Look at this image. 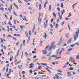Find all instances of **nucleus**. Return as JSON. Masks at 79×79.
Returning <instances> with one entry per match:
<instances>
[{
	"mask_svg": "<svg viewBox=\"0 0 79 79\" xmlns=\"http://www.w3.org/2000/svg\"><path fill=\"white\" fill-rule=\"evenodd\" d=\"M77 4V3H75V4H73L72 6V7L73 8H74V6H75V5H76Z\"/></svg>",
	"mask_w": 79,
	"mask_h": 79,
	"instance_id": "9d476101",
	"label": "nucleus"
},
{
	"mask_svg": "<svg viewBox=\"0 0 79 79\" xmlns=\"http://www.w3.org/2000/svg\"><path fill=\"white\" fill-rule=\"evenodd\" d=\"M65 36L66 37L68 38V34H65Z\"/></svg>",
	"mask_w": 79,
	"mask_h": 79,
	"instance_id": "cd10ccee",
	"label": "nucleus"
},
{
	"mask_svg": "<svg viewBox=\"0 0 79 79\" xmlns=\"http://www.w3.org/2000/svg\"><path fill=\"white\" fill-rule=\"evenodd\" d=\"M13 5H14V6H15V7H16V8H17V9H18V6L17 5H16V4H15V3H13Z\"/></svg>",
	"mask_w": 79,
	"mask_h": 79,
	"instance_id": "9b49d317",
	"label": "nucleus"
},
{
	"mask_svg": "<svg viewBox=\"0 0 79 79\" xmlns=\"http://www.w3.org/2000/svg\"><path fill=\"white\" fill-rule=\"evenodd\" d=\"M12 39H14V40H17V39L16 38L13 37H12Z\"/></svg>",
	"mask_w": 79,
	"mask_h": 79,
	"instance_id": "473e14b6",
	"label": "nucleus"
},
{
	"mask_svg": "<svg viewBox=\"0 0 79 79\" xmlns=\"http://www.w3.org/2000/svg\"><path fill=\"white\" fill-rule=\"evenodd\" d=\"M46 70H47L48 71L49 73H51V71H50V70L49 69H48L46 68Z\"/></svg>",
	"mask_w": 79,
	"mask_h": 79,
	"instance_id": "ddd939ff",
	"label": "nucleus"
},
{
	"mask_svg": "<svg viewBox=\"0 0 79 79\" xmlns=\"http://www.w3.org/2000/svg\"><path fill=\"white\" fill-rule=\"evenodd\" d=\"M8 67H7L6 69V72H8Z\"/></svg>",
	"mask_w": 79,
	"mask_h": 79,
	"instance_id": "052dcab7",
	"label": "nucleus"
},
{
	"mask_svg": "<svg viewBox=\"0 0 79 79\" xmlns=\"http://www.w3.org/2000/svg\"><path fill=\"white\" fill-rule=\"evenodd\" d=\"M62 37H61L60 38V41L59 42H60V43L61 44H63V41H62Z\"/></svg>",
	"mask_w": 79,
	"mask_h": 79,
	"instance_id": "6e6552de",
	"label": "nucleus"
},
{
	"mask_svg": "<svg viewBox=\"0 0 79 79\" xmlns=\"http://www.w3.org/2000/svg\"><path fill=\"white\" fill-rule=\"evenodd\" d=\"M35 79H39V77H35Z\"/></svg>",
	"mask_w": 79,
	"mask_h": 79,
	"instance_id": "774afa93",
	"label": "nucleus"
},
{
	"mask_svg": "<svg viewBox=\"0 0 79 79\" xmlns=\"http://www.w3.org/2000/svg\"><path fill=\"white\" fill-rule=\"evenodd\" d=\"M57 56H56L55 55H52L51 56V57H57Z\"/></svg>",
	"mask_w": 79,
	"mask_h": 79,
	"instance_id": "a878e982",
	"label": "nucleus"
},
{
	"mask_svg": "<svg viewBox=\"0 0 79 79\" xmlns=\"http://www.w3.org/2000/svg\"><path fill=\"white\" fill-rule=\"evenodd\" d=\"M73 49V48H70L67 50V51H71V50H72Z\"/></svg>",
	"mask_w": 79,
	"mask_h": 79,
	"instance_id": "7c9ffc66",
	"label": "nucleus"
},
{
	"mask_svg": "<svg viewBox=\"0 0 79 79\" xmlns=\"http://www.w3.org/2000/svg\"><path fill=\"white\" fill-rule=\"evenodd\" d=\"M42 6V5L41 4H40L39 6V9L41 10V6Z\"/></svg>",
	"mask_w": 79,
	"mask_h": 79,
	"instance_id": "5701e85b",
	"label": "nucleus"
},
{
	"mask_svg": "<svg viewBox=\"0 0 79 79\" xmlns=\"http://www.w3.org/2000/svg\"><path fill=\"white\" fill-rule=\"evenodd\" d=\"M20 51L19 50H18V52H17V56H18V55H19V53Z\"/></svg>",
	"mask_w": 79,
	"mask_h": 79,
	"instance_id": "72a5a7b5",
	"label": "nucleus"
},
{
	"mask_svg": "<svg viewBox=\"0 0 79 79\" xmlns=\"http://www.w3.org/2000/svg\"><path fill=\"white\" fill-rule=\"evenodd\" d=\"M59 51H60V49H59L56 51V53H58V52H59Z\"/></svg>",
	"mask_w": 79,
	"mask_h": 79,
	"instance_id": "58836bf2",
	"label": "nucleus"
},
{
	"mask_svg": "<svg viewBox=\"0 0 79 79\" xmlns=\"http://www.w3.org/2000/svg\"><path fill=\"white\" fill-rule=\"evenodd\" d=\"M55 63L56 64H58V61H56L55 62Z\"/></svg>",
	"mask_w": 79,
	"mask_h": 79,
	"instance_id": "de8ad7c7",
	"label": "nucleus"
},
{
	"mask_svg": "<svg viewBox=\"0 0 79 79\" xmlns=\"http://www.w3.org/2000/svg\"><path fill=\"white\" fill-rule=\"evenodd\" d=\"M69 61H70L71 63H73V62H75V60H73L72 57H70L69 58Z\"/></svg>",
	"mask_w": 79,
	"mask_h": 79,
	"instance_id": "20e7f679",
	"label": "nucleus"
},
{
	"mask_svg": "<svg viewBox=\"0 0 79 79\" xmlns=\"http://www.w3.org/2000/svg\"><path fill=\"white\" fill-rule=\"evenodd\" d=\"M71 39H72V38H71L68 41V44H70V43H71Z\"/></svg>",
	"mask_w": 79,
	"mask_h": 79,
	"instance_id": "4468645a",
	"label": "nucleus"
},
{
	"mask_svg": "<svg viewBox=\"0 0 79 79\" xmlns=\"http://www.w3.org/2000/svg\"><path fill=\"white\" fill-rule=\"evenodd\" d=\"M25 53L26 56H29V54H28L27 52H25Z\"/></svg>",
	"mask_w": 79,
	"mask_h": 79,
	"instance_id": "a211bd4d",
	"label": "nucleus"
},
{
	"mask_svg": "<svg viewBox=\"0 0 79 79\" xmlns=\"http://www.w3.org/2000/svg\"><path fill=\"white\" fill-rule=\"evenodd\" d=\"M78 37V35H74V40L75 41H76V40L77 39V37Z\"/></svg>",
	"mask_w": 79,
	"mask_h": 79,
	"instance_id": "0eeeda50",
	"label": "nucleus"
},
{
	"mask_svg": "<svg viewBox=\"0 0 79 79\" xmlns=\"http://www.w3.org/2000/svg\"><path fill=\"white\" fill-rule=\"evenodd\" d=\"M19 63V62L18 61L17 63L15 64V65H17V64H18Z\"/></svg>",
	"mask_w": 79,
	"mask_h": 79,
	"instance_id": "c03bdc74",
	"label": "nucleus"
},
{
	"mask_svg": "<svg viewBox=\"0 0 79 79\" xmlns=\"http://www.w3.org/2000/svg\"><path fill=\"white\" fill-rule=\"evenodd\" d=\"M64 24V22L63 21L62 22V23L61 25H62L63 26V24Z\"/></svg>",
	"mask_w": 79,
	"mask_h": 79,
	"instance_id": "5fc2aeb1",
	"label": "nucleus"
},
{
	"mask_svg": "<svg viewBox=\"0 0 79 79\" xmlns=\"http://www.w3.org/2000/svg\"><path fill=\"white\" fill-rule=\"evenodd\" d=\"M59 18L60 20H61V19H62V15H60V16H59Z\"/></svg>",
	"mask_w": 79,
	"mask_h": 79,
	"instance_id": "dca6fc26",
	"label": "nucleus"
},
{
	"mask_svg": "<svg viewBox=\"0 0 79 79\" xmlns=\"http://www.w3.org/2000/svg\"><path fill=\"white\" fill-rule=\"evenodd\" d=\"M38 68H39V69H42V67L41 66H40L38 67Z\"/></svg>",
	"mask_w": 79,
	"mask_h": 79,
	"instance_id": "79ce46f5",
	"label": "nucleus"
},
{
	"mask_svg": "<svg viewBox=\"0 0 79 79\" xmlns=\"http://www.w3.org/2000/svg\"><path fill=\"white\" fill-rule=\"evenodd\" d=\"M57 71L59 72V73H62V71L60 70H57Z\"/></svg>",
	"mask_w": 79,
	"mask_h": 79,
	"instance_id": "b1692460",
	"label": "nucleus"
},
{
	"mask_svg": "<svg viewBox=\"0 0 79 79\" xmlns=\"http://www.w3.org/2000/svg\"><path fill=\"white\" fill-rule=\"evenodd\" d=\"M41 64H42L43 66H47V64H45L42 63H41Z\"/></svg>",
	"mask_w": 79,
	"mask_h": 79,
	"instance_id": "4be33fe9",
	"label": "nucleus"
},
{
	"mask_svg": "<svg viewBox=\"0 0 79 79\" xmlns=\"http://www.w3.org/2000/svg\"><path fill=\"white\" fill-rule=\"evenodd\" d=\"M28 9H29V10H32V8L31 7H28Z\"/></svg>",
	"mask_w": 79,
	"mask_h": 79,
	"instance_id": "338daca9",
	"label": "nucleus"
},
{
	"mask_svg": "<svg viewBox=\"0 0 79 79\" xmlns=\"http://www.w3.org/2000/svg\"><path fill=\"white\" fill-rule=\"evenodd\" d=\"M0 10H2V11H3V10H4V9H3V8H0Z\"/></svg>",
	"mask_w": 79,
	"mask_h": 79,
	"instance_id": "0e129e2a",
	"label": "nucleus"
},
{
	"mask_svg": "<svg viewBox=\"0 0 79 79\" xmlns=\"http://www.w3.org/2000/svg\"><path fill=\"white\" fill-rule=\"evenodd\" d=\"M53 15L55 18H56V15L55 14V12H53Z\"/></svg>",
	"mask_w": 79,
	"mask_h": 79,
	"instance_id": "1a4fd4ad",
	"label": "nucleus"
},
{
	"mask_svg": "<svg viewBox=\"0 0 79 79\" xmlns=\"http://www.w3.org/2000/svg\"><path fill=\"white\" fill-rule=\"evenodd\" d=\"M4 15L5 17H6V19H8V17L7 16V15H6V14H4Z\"/></svg>",
	"mask_w": 79,
	"mask_h": 79,
	"instance_id": "ea45409f",
	"label": "nucleus"
},
{
	"mask_svg": "<svg viewBox=\"0 0 79 79\" xmlns=\"http://www.w3.org/2000/svg\"><path fill=\"white\" fill-rule=\"evenodd\" d=\"M71 72H68L67 73V74L68 76L69 77L70 76H72V74H71Z\"/></svg>",
	"mask_w": 79,
	"mask_h": 79,
	"instance_id": "39448f33",
	"label": "nucleus"
},
{
	"mask_svg": "<svg viewBox=\"0 0 79 79\" xmlns=\"http://www.w3.org/2000/svg\"><path fill=\"white\" fill-rule=\"evenodd\" d=\"M65 13V11L64 10H63V11L61 12V15H63L64 13Z\"/></svg>",
	"mask_w": 79,
	"mask_h": 79,
	"instance_id": "f8f14e48",
	"label": "nucleus"
},
{
	"mask_svg": "<svg viewBox=\"0 0 79 79\" xmlns=\"http://www.w3.org/2000/svg\"><path fill=\"white\" fill-rule=\"evenodd\" d=\"M51 8H52V6L50 5L49 6V11H50V10H51Z\"/></svg>",
	"mask_w": 79,
	"mask_h": 79,
	"instance_id": "6ab92c4d",
	"label": "nucleus"
},
{
	"mask_svg": "<svg viewBox=\"0 0 79 79\" xmlns=\"http://www.w3.org/2000/svg\"><path fill=\"white\" fill-rule=\"evenodd\" d=\"M32 34V33H31V30H30L29 31V35L30 36H31V35Z\"/></svg>",
	"mask_w": 79,
	"mask_h": 79,
	"instance_id": "aec40b11",
	"label": "nucleus"
},
{
	"mask_svg": "<svg viewBox=\"0 0 79 79\" xmlns=\"http://www.w3.org/2000/svg\"><path fill=\"white\" fill-rule=\"evenodd\" d=\"M45 7H46V4H44V8H45Z\"/></svg>",
	"mask_w": 79,
	"mask_h": 79,
	"instance_id": "8fccbe9b",
	"label": "nucleus"
},
{
	"mask_svg": "<svg viewBox=\"0 0 79 79\" xmlns=\"http://www.w3.org/2000/svg\"><path fill=\"white\" fill-rule=\"evenodd\" d=\"M48 20H47L46 21V23L45 22H44V29H45L46 28V27H47L48 26Z\"/></svg>",
	"mask_w": 79,
	"mask_h": 79,
	"instance_id": "7ed1b4c3",
	"label": "nucleus"
},
{
	"mask_svg": "<svg viewBox=\"0 0 79 79\" xmlns=\"http://www.w3.org/2000/svg\"><path fill=\"white\" fill-rule=\"evenodd\" d=\"M32 70H30V73H31V74H32Z\"/></svg>",
	"mask_w": 79,
	"mask_h": 79,
	"instance_id": "680f3d73",
	"label": "nucleus"
},
{
	"mask_svg": "<svg viewBox=\"0 0 79 79\" xmlns=\"http://www.w3.org/2000/svg\"><path fill=\"white\" fill-rule=\"evenodd\" d=\"M32 65H34V64L31 63V64H30V66H32Z\"/></svg>",
	"mask_w": 79,
	"mask_h": 79,
	"instance_id": "69168bd1",
	"label": "nucleus"
},
{
	"mask_svg": "<svg viewBox=\"0 0 79 79\" xmlns=\"http://www.w3.org/2000/svg\"><path fill=\"white\" fill-rule=\"evenodd\" d=\"M43 54H47V51H45V50H44L43 51Z\"/></svg>",
	"mask_w": 79,
	"mask_h": 79,
	"instance_id": "2eb2a0df",
	"label": "nucleus"
},
{
	"mask_svg": "<svg viewBox=\"0 0 79 79\" xmlns=\"http://www.w3.org/2000/svg\"><path fill=\"white\" fill-rule=\"evenodd\" d=\"M55 43V42L54 41L52 42L51 44V46H49L48 48V50L50 52H52L53 51V49H52V48H53V49H55L56 48V45H54Z\"/></svg>",
	"mask_w": 79,
	"mask_h": 79,
	"instance_id": "f257e3e1",
	"label": "nucleus"
},
{
	"mask_svg": "<svg viewBox=\"0 0 79 79\" xmlns=\"http://www.w3.org/2000/svg\"><path fill=\"white\" fill-rule=\"evenodd\" d=\"M76 59L77 60H79V55H77V56L76 57Z\"/></svg>",
	"mask_w": 79,
	"mask_h": 79,
	"instance_id": "412c9836",
	"label": "nucleus"
},
{
	"mask_svg": "<svg viewBox=\"0 0 79 79\" xmlns=\"http://www.w3.org/2000/svg\"><path fill=\"white\" fill-rule=\"evenodd\" d=\"M57 10H58V11H60V8L58 7Z\"/></svg>",
	"mask_w": 79,
	"mask_h": 79,
	"instance_id": "3c124183",
	"label": "nucleus"
},
{
	"mask_svg": "<svg viewBox=\"0 0 79 79\" xmlns=\"http://www.w3.org/2000/svg\"><path fill=\"white\" fill-rule=\"evenodd\" d=\"M48 3V1L46 0L44 4H47Z\"/></svg>",
	"mask_w": 79,
	"mask_h": 79,
	"instance_id": "a18cd8bd",
	"label": "nucleus"
},
{
	"mask_svg": "<svg viewBox=\"0 0 79 79\" xmlns=\"http://www.w3.org/2000/svg\"><path fill=\"white\" fill-rule=\"evenodd\" d=\"M50 26L51 27V28H53V25H52V24H50Z\"/></svg>",
	"mask_w": 79,
	"mask_h": 79,
	"instance_id": "bf43d9fd",
	"label": "nucleus"
},
{
	"mask_svg": "<svg viewBox=\"0 0 79 79\" xmlns=\"http://www.w3.org/2000/svg\"><path fill=\"white\" fill-rule=\"evenodd\" d=\"M8 24L10 26H12V24L11 23V22H10L8 23Z\"/></svg>",
	"mask_w": 79,
	"mask_h": 79,
	"instance_id": "393cba45",
	"label": "nucleus"
},
{
	"mask_svg": "<svg viewBox=\"0 0 79 79\" xmlns=\"http://www.w3.org/2000/svg\"><path fill=\"white\" fill-rule=\"evenodd\" d=\"M71 16V13L70 12L69 13V15L68 16V17H70Z\"/></svg>",
	"mask_w": 79,
	"mask_h": 79,
	"instance_id": "c85d7f7f",
	"label": "nucleus"
},
{
	"mask_svg": "<svg viewBox=\"0 0 79 79\" xmlns=\"http://www.w3.org/2000/svg\"><path fill=\"white\" fill-rule=\"evenodd\" d=\"M51 54H52V53H51V52H50L49 53H48L47 54V56H50L51 55Z\"/></svg>",
	"mask_w": 79,
	"mask_h": 79,
	"instance_id": "f3484780",
	"label": "nucleus"
},
{
	"mask_svg": "<svg viewBox=\"0 0 79 79\" xmlns=\"http://www.w3.org/2000/svg\"><path fill=\"white\" fill-rule=\"evenodd\" d=\"M58 23H56V29L57 27H58Z\"/></svg>",
	"mask_w": 79,
	"mask_h": 79,
	"instance_id": "c9c22d12",
	"label": "nucleus"
},
{
	"mask_svg": "<svg viewBox=\"0 0 79 79\" xmlns=\"http://www.w3.org/2000/svg\"><path fill=\"white\" fill-rule=\"evenodd\" d=\"M75 45H79V43L77 42L75 43Z\"/></svg>",
	"mask_w": 79,
	"mask_h": 79,
	"instance_id": "49530a36",
	"label": "nucleus"
},
{
	"mask_svg": "<svg viewBox=\"0 0 79 79\" xmlns=\"http://www.w3.org/2000/svg\"><path fill=\"white\" fill-rule=\"evenodd\" d=\"M57 74H58V75H60V76H63V74H61V73H58Z\"/></svg>",
	"mask_w": 79,
	"mask_h": 79,
	"instance_id": "e433bc0d",
	"label": "nucleus"
},
{
	"mask_svg": "<svg viewBox=\"0 0 79 79\" xmlns=\"http://www.w3.org/2000/svg\"><path fill=\"white\" fill-rule=\"evenodd\" d=\"M78 34H79V28H78L77 29V31L75 32V34L77 35H78Z\"/></svg>",
	"mask_w": 79,
	"mask_h": 79,
	"instance_id": "423d86ee",
	"label": "nucleus"
},
{
	"mask_svg": "<svg viewBox=\"0 0 79 79\" xmlns=\"http://www.w3.org/2000/svg\"><path fill=\"white\" fill-rule=\"evenodd\" d=\"M59 21H60L59 19H57V23H59Z\"/></svg>",
	"mask_w": 79,
	"mask_h": 79,
	"instance_id": "6e6d98bb",
	"label": "nucleus"
},
{
	"mask_svg": "<svg viewBox=\"0 0 79 79\" xmlns=\"http://www.w3.org/2000/svg\"><path fill=\"white\" fill-rule=\"evenodd\" d=\"M14 24L16 25V20L14 19Z\"/></svg>",
	"mask_w": 79,
	"mask_h": 79,
	"instance_id": "f704fd0d",
	"label": "nucleus"
},
{
	"mask_svg": "<svg viewBox=\"0 0 79 79\" xmlns=\"http://www.w3.org/2000/svg\"><path fill=\"white\" fill-rule=\"evenodd\" d=\"M8 37H11V38H12V37L11 35H8Z\"/></svg>",
	"mask_w": 79,
	"mask_h": 79,
	"instance_id": "e2e57ef3",
	"label": "nucleus"
},
{
	"mask_svg": "<svg viewBox=\"0 0 79 79\" xmlns=\"http://www.w3.org/2000/svg\"><path fill=\"white\" fill-rule=\"evenodd\" d=\"M44 14L43 13L40 12L39 13V18L38 19V24H40V23H41V21H42V18H40V16H41L42 17L43 16V15Z\"/></svg>",
	"mask_w": 79,
	"mask_h": 79,
	"instance_id": "f03ea898",
	"label": "nucleus"
},
{
	"mask_svg": "<svg viewBox=\"0 0 79 79\" xmlns=\"http://www.w3.org/2000/svg\"><path fill=\"white\" fill-rule=\"evenodd\" d=\"M44 77H46V76H45V75L42 76V77L41 79H44Z\"/></svg>",
	"mask_w": 79,
	"mask_h": 79,
	"instance_id": "c756f323",
	"label": "nucleus"
},
{
	"mask_svg": "<svg viewBox=\"0 0 79 79\" xmlns=\"http://www.w3.org/2000/svg\"><path fill=\"white\" fill-rule=\"evenodd\" d=\"M69 70H73V68L72 67H71L70 68Z\"/></svg>",
	"mask_w": 79,
	"mask_h": 79,
	"instance_id": "a19ab883",
	"label": "nucleus"
},
{
	"mask_svg": "<svg viewBox=\"0 0 79 79\" xmlns=\"http://www.w3.org/2000/svg\"><path fill=\"white\" fill-rule=\"evenodd\" d=\"M48 61H51L52 60V58L51 57H49L48 59Z\"/></svg>",
	"mask_w": 79,
	"mask_h": 79,
	"instance_id": "bb28decb",
	"label": "nucleus"
},
{
	"mask_svg": "<svg viewBox=\"0 0 79 79\" xmlns=\"http://www.w3.org/2000/svg\"><path fill=\"white\" fill-rule=\"evenodd\" d=\"M53 19H52L51 20V22L53 23Z\"/></svg>",
	"mask_w": 79,
	"mask_h": 79,
	"instance_id": "09e8293b",
	"label": "nucleus"
},
{
	"mask_svg": "<svg viewBox=\"0 0 79 79\" xmlns=\"http://www.w3.org/2000/svg\"><path fill=\"white\" fill-rule=\"evenodd\" d=\"M18 2H19V3H22V2H21V1L19 0H18Z\"/></svg>",
	"mask_w": 79,
	"mask_h": 79,
	"instance_id": "37998d69",
	"label": "nucleus"
},
{
	"mask_svg": "<svg viewBox=\"0 0 79 79\" xmlns=\"http://www.w3.org/2000/svg\"><path fill=\"white\" fill-rule=\"evenodd\" d=\"M39 60V59H35L34 61L35 62V61H37V60Z\"/></svg>",
	"mask_w": 79,
	"mask_h": 79,
	"instance_id": "4d7b16f0",
	"label": "nucleus"
},
{
	"mask_svg": "<svg viewBox=\"0 0 79 79\" xmlns=\"http://www.w3.org/2000/svg\"><path fill=\"white\" fill-rule=\"evenodd\" d=\"M47 35H45V36H44L43 37H44L45 39H47V38H46V37H47Z\"/></svg>",
	"mask_w": 79,
	"mask_h": 79,
	"instance_id": "13d9d810",
	"label": "nucleus"
},
{
	"mask_svg": "<svg viewBox=\"0 0 79 79\" xmlns=\"http://www.w3.org/2000/svg\"><path fill=\"white\" fill-rule=\"evenodd\" d=\"M32 53H36V52H35L34 51H32Z\"/></svg>",
	"mask_w": 79,
	"mask_h": 79,
	"instance_id": "603ef678",
	"label": "nucleus"
},
{
	"mask_svg": "<svg viewBox=\"0 0 79 79\" xmlns=\"http://www.w3.org/2000/svg\"><path fill=\"white\" fill-rule=\"evenodd\" d=\"M30 40V37H29L28 39V40H27V43H28L29 42V41Z\"/></svg>",
	"mask_w": 79,
	"mask_h": 79,
	"instance_id": "2f4dec72",
	"label": "nucleus"
},
{
	"mask_svg": "<svg viewBox=\"0 0 79 79\" xmlns=\"http://www.w3.org/2000/svg\"><path fill=\"white\" fill-rule=\"evenodd\" d=\"M23 27H24V26H21L20 27V28H21V29H23Z\"/></svg>",
	"mask_w": 79,
	"mask_h": 79,
	"instance_id": "4c0bfd02",
	"label": "nucleus"
},
{
	"mask_svg": "<svg viewBox=\"0 0 79 79\" xmlns=\"http://www.w3.org/2000/svg\"><path fill=\"white\" fill-rule=\"evenodd\" d=\"M61 7L62 8H63V4L62 3L61 4Z\"/></svg>",
	"mask_w": 79,
	"mask_h": 79,
	"instance_id": "864d4df0",
	"label": "nucleus"
}]
</instances>
